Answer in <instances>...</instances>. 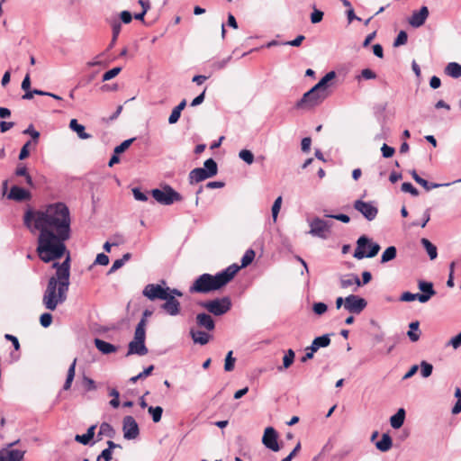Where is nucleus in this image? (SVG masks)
<instances>
[{"mask_svg": "<svg viewBox=\"0 0 461 461\" xmlns=\"http://www.w3.org/2000/svg\"><path fill=\"white\" fill-rule=\"evenodd\" d=\"M15 175L18 176H24L25 177V181H26V184L29 185L30 186H33V181H32V176L28 174L27 172V167L23 165V164H20L16 169H15Z\"/></svg>", "mask_w": 461, "mask_h": 461, "instance_id": "473e14b6", "label": "nucleus"}, {"mask_svg": "<svg viewBox=\"0 0 461 461\" xmlns=\"http://www.w3.org/2000/svg\"><path fill=\"white\" fill-rule=\"evenodd\" d=\"M101 435H104L106 437L113 438L114 436V429H113V427L110 424L104 422L101 424L99 432H98V436H101Z\"/></svg>", "mask_w": 461, "mask_h": 461, "instance_id": "4c0bfd02", "label": "nucleus"}, {"mask_svg": "<svg viewBox=\"0 0 461 461\" xmlns=\"http://www.w3.org/2000/svg\"><path fill=\"white\" fill-rule=\"evenodd\" d=\"M380 250L377 243L371 242L366 236H361L357 241V248L354 252V258L362 259L365 258H374Z\"/></svg>", "mask_w": 461, "mask_h": 461, "instance_id": "423d86ee", "label": "nucleus"}, {"mask_svg": "<svg viewBox=\"0 0 461 461\" xmlns=\"http://www.w3.org/2000/svg\"><path fill=\"white\" fill-rule=\"evenodd\" d=\"M109 263V258L107 255L104 253H99L96 256V258L95 260V264L101 265V266H107Z\"/></svg>", "mask_w": 461, "mask_h": 461, "instance_id": "052dcab7", "label": "nucleus"}, {"mask_svg": "<svg viewBox=\"0 0 461 461\" xmlns=\"http://www.w3.org/2000/svg\"><path fill=\"white\" fill-rule=\"evenodd\" d=\"M327 309L328 307L324 303H315L312 306V310L317 315H322L327 312Z\"/></svg>", "mask_w": 461, "mask_h": 461, "instance_id": "13d9d810", "label": "nucleus"}, {"mask_svg": "<svg viewBox=\"0 0 461 461\" xmlns=\"http://www.w3.org/2000/svg\"><path fill=\"white\" fill-rule=\"evenodd\" d=\"M134 140H135V138L125 140L120 145H118L114 148V150H113L114 153L121 154V153L124 152L131 145V143Z\"/></svg>", "mask_w": 461, "mask_h": 461, "instance_id": "a18cd8bd", "label": "nucleus"}, {"mask_svg": "<svg viewBox=\"0 0 461 461\" xmlns=\"http://www.w3.org/2000/svg\"><path fill=\"white\" fill-rule=\"evenodd\" d=\"M132 194L134 198L137 201L146 202L148 200V195L142 193L139 188L135 187L132 189Z\"/></svg>", "mask_w": 461, "mask_h": 461, "instance_id": "bf43d9fd", "label": "nucleus"}, {"mask_svg": "<svg viewBox=\"0 0 461 461\" xmlns=\"http://www.w3.org/2000/svg\"><path fill=\"white\" fill-rule=\"evenodd\" d=\"M40 322L42 327L48 328L52 322V315L49 312L41 314L40 318Z\"/></svg>", "mask_w": 461, "mask_h": 461, "instance_id": "5fc2aeb1", "label": "nucleus"}, {"mask_svg": "<svg viewBox=\"0 0 461 461\" xmlns=\"http://www.w3.org/2000/svg\"><path fill=\"white\" fill-rule=\"evenodd\" d=\"M447 344L452 346L454 348H458L461 346V332L453 337Z\"/></svg>", "mask_w": 461, "mask_h": 461, "instance_id": "338daca9", "label": "nucleus"}, {"mask_svg": "<svg viewBox=\"0 0 461 461\" xmlns=\"http://www.w3.org/2000/svg\"><path fill=\"white\" fill-rule=\"evenodd\" d=\"M230 59H231V56H229V57H227L225 59H221V60H217V61L212 63V68L215 70L222 69L223 68H225L227 66V64L230 61Z\"/></svg>", "mask_w": 461, "mask_h": 461, "instance_id": "6e6d98bb", "label": "nucleus"}, {"mask_svg": "<svg viewBox=\"0 0 461 461\" xmlns=\"http://www.w3.org/2000/svg\"><path fill=\"white\" fill-rule=\"evenodd\" d=\"M201 306L215 316H221L230 311V299L227 296L201 303Z\"/></svg>", "mask_w": 461, "mask_h": 461, "instance_id": "6e6552de", "label": "nucleus"}, {"mask_svg": "<svg viewBox=\"0 0 461 461\" xmlns=\"http://www.w3.org/2000/svg\"><path fill=\"white\" fill-rule=\"evenodd\" d=\"M418 287L421 291L420 294V303H425L430 300L432 296L436 294V291L431 282L420 280L418 282Z\"/></svg>", "mask_w": 461, "mask_h": 461, "instance_id": "2eb2a0df", "label": "nucleus"}, {"mask_svg": "<svg viewBox=\"0 0 461 461\" xmlns=\"http://www.w3.org/2000/svg\"><path fill=\"white\" fill-rule=\"evenodd\" d=\"M121 70H122V68L120 67H116V68H113L106 71L103 75V81H109V80L113 79L121 72Z\"/></svg>", "mask_w": 461, "mask_h": 461, "instance_id": "de8ad7c7", "label": "nucleus"}, {"mask_svg": "<svg viewBox=\"0 0 461 461\" xmlns=\"http://www.w3.org/2000/svg\"><path fill=\"white\" fill-rule=\"evenodd\" d=\"M326 217L333 218L338 221H340L344 223H348L350 221V218L347 214L339 213V214H325Z\"/></svg>", "mask_w": 461, "mask_h": 461, "instance_id": "680f3d73", "label": "nucleus"}, {"mask_svg": "<svg viewBox=\"0 0 461 461\" xmlns=\"http://www.w3.org/2000/svg\"><path fill=\"white\" fill-rule=\"evenodd\" d=\"M361 76L363 78L368 80V79H375L376 77V74L370 68H365L361 71Z\"/></svg>", "mask_w": 461, "mask_h": 461, "instance_id": "69168bd1", "label": "nucleus"}, {"mask_svg": "<svg viewBox=\"0 0 461 461\" xmlns=\"http://www.w3.org/2000/svg\"><path fill=\"white\" fill-rule=\"evenodd\" d=\"M330 344V339L328 334L317 337L312 342V349L318 350L320 348L328 347Z\"/></svg>", "mask_w": 461, "mask_h": 461, "instance_id": "c756f323", "label": "nucleus"}, {"mask_svg": "<svg viewBox=\"0 0 461 461\" xmlns=\"http://www.w3.org/2000/svg\"><path fill=\"white\" fill-rule=\"evenodd\" d=\"M420 323L419 321H412L409 324V331L407 332V336L411 342H416L420 339V331L419 330Z\"/></svg>", "mask_w": 461, "mask_h": 461, "instance_id": "bb28decb", "label": "nucleus"}, {"mask_svg": "<svg viewBox=\"0 0 461 461\" xmlns=\"http://www.w3.org/2000/svg\"><path fill=\"white\" fill-rule=\"evenodd\" d=\"M354 209L359 212L367 221H373L376 218L378 209L374 202H365L363 200H356L354 202Z\"/></svg>", "mask_w": 461, "mask_h": 461, "instance_id": "9b49d317", "label": "nucleus"}, {"mask_svg": "<svg viewBox=\"0 0 461 461\" xmlns=\"http://www.w3.org/2000/svg\"><path fill=\"white\" fill-rule=\"evenodd\" d=\"M339 284L341 288H348L352 285H355L353 291L356 292L358 287L361 286V281L357 275L350 274L342 276L339 279Z\"/></svg>", "mask_w": 461, "mask_h": 461, "instance_id": "6ab92c4d", "label": "nucleus"}, {"mask_svg": "<svg viewBox=\"0 0 461 461\" xmlns=\"http://www.w3.org/2000/svg\"><path fill=\"white\" fill-rule=\"evenodd\" d=\"M218 173L217 163L212 158H208L203 163V167H196L189 173V183L191 185L194 183L202 182L207 178L216 176Z\"/></svg>", "mask_w": 461, "mask_h": 461, "instance_id": "39448f33", "label": "nucleus"}, {"mask_svg": "<svg viewBox=\"0 0 461 461\" xmlns=\"http://www.w3.org/2000/svg\"><path fill=\"white\" fill-rule=\"evenodd\" d=\"M393 445L391 437L388 434H383L379 441L375 443V447L382 452L388 451Z\"/></svg>", "mask_w": 461, "mask_h": 461, "instance_id": "cd10ccee", "label": "nucleus"}, {"mask_svg": "<svg viewBox=\"0 0 461 461\" xmlns=\"http://www.w3.org/2000/svg\"><path fill=\"white\" fill-rule=\"evenodd\" d=\"M24 224L33 233L39 231L36 252L44 263L65 257L62 263L54 262L56 269L46 286L42 303L46 309L54 311L68 297L70 285V253L66 241L71 237V217L68 207L63 203H55L36 211H27Z\"/></svg>", "mask_w": 461, "mask_h": 461, "instance_id": "f257e3e1", "label": "nucleus"}, {"mask_svg": "<svg viewBox=\"0 0 461 461\" xmlns=\"http://www.w3.org/2000/svg\"><path fill=\"white\" fill-rule=\"evenodd\" d=\"M69 128L77 132V136L82 140H87L91 138V135L85 131V126L79 124L77 119H72L69 122Z\"/></svg>", "mask_w": 461, "mask_h": 461, "instance_id": "b1692460", "label": "nucleus"}, {"mask_svg": "<svg viewBox=\"0 0 461 461\" xmlns=\"http://www.w3.org/2000/svg\"><path fill=\"white\" fill-rule=\"evenodd\" d=\"M146 325L147 321L141 319L134 332V339L129 343V348L127 355H139L144 356L148 353V348L145 346L146 339Z\"/></svg>", "mask_w": 461, "mask_h": 461, "instance_id": "20e7f679", "label": "nucleus"}, {"mask_svg": "<svg viewBox=\"0 0 461 461\" xmlns=\"http://www.w3.org/2000/svg\"><path fill=\"white\" fill-rule=\"evenodd\" d=\"M110 395L113 397V399L110 401V405L113 408H118L119 405H120V401H119L120 393H119V392L116 389L113 388V389H112L110 391Z\"/></svg>", "mask_w": 461, "mask_h": 461, "instance_id": "603ef678", "label": "nucleus"}, {"mask_svg": "<svg viewBox=\"0 0 461 461\" xmlns=\"http://www.w3.org/2000/svg\"><path fill=\"white\" fill-rule=\"evenodd\" d=\"M235 358L232 357V351H229L224 364V370L227 372L232 371L234 368Z\"/></svg>", "mask_w": 461, "mask_h": 461, "instance_id": "49530a36", "label": "nucleus"}, {"mask_svg": "<svg viewBox=\"0 0 461 461\" xmlns=\"http://www.w3.org/2000/svg\"><path fill=\"white\" fill-rule=\"evenodd\" d=\"M122 431L125 439L131 440L138 438L140 429L138 423L132 416H126L123 418Z\"/></svg>", "mask_w": 461, "mask_h": 461, "instance_id": "ddd939ff", "label": "nucleus"}, {"mask_svg": "<svg viewBox=\"0 0 461 461\" xmlns=\"http://www.w3.org/2000/svg\"><path fill=\"white\" fill-rule=\"evenodd\" d=\"M381 152L384 158H389L393 156L395 149L393 147L388 146L387 144L384 143L381 147Z\"/></svg>", "mask_w": 461, "mask_h": 461, "instance_id": "864d4df0", "label": "nucleus"}, {"mask_svg": "<svg viewBox=\"0 0 461 461\" xmlns=\"http://www.w3.org/2000/svg\"><path fill=\"white\" fill-rule=\"evenodd\" d=\"M396 253H397V250H396L395 247H393V246L388 247L382 254L381 262L386 263L388 261L394 259L396 257Z\"/></svg>", "mask_w": 461, "mask_h": 461, "instance_id": "f704fd0d", "label": "nucleus"}, {"mask_svg": "<svg viewBox=\"0 0 461 461\" xmlns=\"http://www.w3.org/2000/svg\"><path fill=\"white\" fill-rule=\"evenodd\" d=\"M433 370V366L431 364L427 361H421L420 363V374L421 376L427 378L431 375Z\"/></svg>", "mask_w": 461, "mask_h": 461, "instance_id": "58836bf2", "label": "nucleus"}, {"mask_svg": "<svg viewBox=\"0 0 461 461\" xmlns=\"http://www.w3.org/2000/svg\"><path fill=\"white\" fill-rule=\"evenodd\" d=\"M429 16V9L427 6H422L419 11L412 13L408 22L413 28L422 26Z\"/></svg>", "mask_w": 461, "mask_h": 461, "instance_id": "dca6fc26", "label": "nucleus"}, {"mask_svg": "<svg viewBox=\"0 0 461 461\" xmlns=\"http://www.w3.org/2000/svg\"><path fill=\"white\" fill-rule=\"evenodd\" d=\"M95 428L96 426L95 425H92L88 428L86 434H83V435H77L75 437V439L76 441L83 444V445H87L90 440L94 438L95 436Z\"/></svg>", "mask_w": 461, "mask_h": 461, "instance_id": "c85d7f7f", "label": "nucleus"}, {"mask_svg": "<svg viewBox=\"0 0 461 461\" xmlns=\"http://www.w3.org/2000/svg\"><path fill=\"white\" fill-rule=\"evenodd\" d=\"M419 295H420V294H412V293H410V292H404L401 295V301H402V302H412L414 300H418L420 302Z\"/></svg>", "mask_w": 461, "mask_h": 461, "instance_id": "4d7b16f0", "label": "nucleus"}, {"mask_svg": "<svg viewBox=\"0 0 461 461\" xmlns=\"http://www.w3.org/2000/svg\"><path fill=\"white\" fill-rule=\"evenodd\" d=\"M420 242L426 249L429 258L431 260L435 259L438 257L437 247L426 238H422Z\"/></svg>", "mask_w": 461, "mask_h": 461, "instance_id": "7c9ffc66", "label": "nucleus"}, {"mask_svg": "<svg viewBox=\"0 0 461 461\" xmlns=\"http://www.w3.org/2000/svg\"><path fill=\"white\" fill-rule=\"evenodd\" d=\"M255 258V252L252 249H248L241 258V267H245L249 266Z\"/></svg>", "mask_w": 461, "mask_h": 461, "instance_id": "c03bdc74", "label": "nucleus"}, {"mask_svg": "<svg viewBox=\"0 0 461 461\" xmlns=\"http://www.w3.org/2000/svg\"><path fill=\"white\" fill-rule=\"evenodd\" d=\"M405 420V411L400 408L395 414L390 418V424L393 429H400Z\"/></svg>", "mask_w": 461, "mask_h": 461, "instance_id": "393cba45", "label": "nucleus"}, {"mask_svg": "<svg viewBox=\"0 0 461 461\" xmlns=\"http://www.w3.org/2000/svg\"><path fill=\"white\" fill-rule=\"evenodd\" d=\"M196 323L200 328H203L208 331H212L215 328V322L211 315L207 313H198L196 315Z\"/></svg>", "mask_w": 461, "mask_h": 461, "instance_id": "aec40b11", "label": "nucleus"}, {"mask_svg": "<svg viewBox=\"0 0 461 461\" xmlns=\"http://www.w3.org/2000/svg\"><path fill=\"white\" fill-rule=\"evenodd\" d=\"M282 202H283L282 196H278L275 200V202H274V203L272 205L271 214H272L273 223H276V221H277V217H278V213H279L280 209H281Z\"/></svg>", "mask_w": 461, "mask_h": 461, "instance_id": "c9c22d12", "label": "nucleus"}, {"mask_svg": "<svg viewBox=\"0 0 461 461\" xmlns=\"http://www.w3.org/2000/svg\"><path fill=\"white\" fill-rule=\"evenodd\" d=\"M121 29H122V24L120 22L114 21L112 23L113 39H112V42L110 44V48H112L113 46V44L115 43V41L120 34Z\"/></svg>", "mask_w": 461, "mask_h": 461, "instance_id": "a19ab883", "label": "nucleus"}, {"mask_svg": "<svg viewBox=\"0 0 461 461\" xmlns=\"http://www.w3.org/2000/svg\"><path fill=\"white\" fill-rule=\"evenodd\" d=\"M76 364H77V359L75 358L68 370L67 379L63 385V389L66 391L70 389L72 382L74 380L75 373H76Z\"/></svg>", "mask_w": 461, "mask_h": 461, "instance_id": "2f4dec72", "label": "nucleus"}, {"mask_svg": "<svg viewBox=\"0 0 461 461\" xmlns=\"http://www.w3.org/2000/svg\"><path fill=\"white\" fill-rule=\"evenodd\" d=\"M277 438L278 435L276 429L272 427H267L264 431V435L262 437V443L267 448L274 452H277L280 450Z\"/></svg>", "mask_w": 461, "mask_h": 461, "instance_id": "4468645a", "label": "nucleus"}, {"mask_svg": "<svg viewBox=\"0 0 461 461\" xmlns=\"http://www.w3.org/2000/svg\"><path fill=\"white\" fill-rule=\"evenodd\" d=\"M148 411L152 416V420L154 422H158L161 420L163 409L160 406H149L148 408Z\"/></svg>", "mask_w": 461, "mask_h": 461, "instance_id": "e433bc0d", "label": "nucleus"}, {"mask_svg": "<svg viewBox=\"0 0 461 461\" xmlns=\"http://www.w3.org/2000/svg\"><path fill=\"white\" fill-rule=\"evenodd\" d=\"M304 39H305V37L303 35H298L294 40L284 42L283 44L293 46V47H299Z\"/></svg>", "mask_w": 461, "mask_h": 461, "instance_id": "e2e57ef3", "label": "nucleus"}, {"mask_svg": "<svg viewBox=\"0 0 461 461\" xmlns=\"http://www.w3.org/2000/svg\"><path fill=\"white\" fill-rule=\"evenodd\" d=\"M402 191L405 193H410L413 196L419 195V191L415 188L411 183L404 182L402 184Z\"/></svg>", "mask_w": 461, "mask_h": 461, "instance_id": "09e8293b", "label": "nucleus"}, {"mask_svg": "<svg viewBox=\"0 0 461 461\" xmlns=\"http://www.w3.org/2000/svg\"><path fill=\"white\" fill-rule=\"evenodd\" d=\"M181 113L177 112L175 108L172 110L171 114L168 117V123L175 124L180 118Z\"/></svg>", "mask_w": 461, "mask_h": 461, "instance_id": "774afa93", "label": "nucleus"}, {"mask_svg": "<svg viewBox=\"0 0 461 461\" xmlns=\"http://www.w3.org/2000/svg\"><path fill=\"white\" fill-rule=\"evenodd\" d=\"M239 157L249 165H251L254 161V155L249 149H241L239 153Z\"/></svg>", "mask_w": 461, "mask_h": 461, "instance_id": "79ce46f5", "label": "nucleus"}, {"mask_svg": "<svg viewBox=\"0 0 461 461\" xmlns=\"http://www.w3.org/2000/svg\"><path fill=\"white\" fill-rule=\"evenodd\" d=\"M8 198L18 202L26 201L31 198V193L23 187L14 185L10 189Z\"/></svg>", "mask_w": 461, "mask_h": 461, "instance_id": "a211bd4d", "label": "nucleus"}, {"mask_svg": "<svg viewBox=\"0 0 461 461\" xmlns=\"http://www.w3.org/2000/svg\"><path fill=\"white\" fill-rule=\"evenodd\" d=\"M336 73L328 72L313 87L303 94V97L296 103V108L312 109L320 105L330 95L328 83L334 79Z\"/></svg>", "mask_w": 461, "mask_h": 461, "instance_id": "7ed1b4c3", "label": "nucleus"}, {"mask_svg": "<svg viewBox=\"0 0 461 461\" xmlns=\"http://www.w3.org/2000/svg\"><path fill=\"white\" fill-rule=\"evenodd\" d=\"M323 19V12L313 7V11L311 14V22L312 23H318L321 22Z\"/></svg>", "mask_w": 461, "mask_h": 461, "instance_id": "3c124183", "label": "nucleus"}, {"mask_svg": "<svg viewBox=\"0 0 461 461\" xmlns=\"http://www.w3.org/2000/svg\"><path fill=\"white\" fill-rule=\"evenodd\" d=\"M25 451L11 449L0 452V461H23Z\"/></svg>", "mask_w": 461, "mask_h": 461, "instance_id": "412c9836", "label": "nucleus"}, {"mask_svg": "<svg viewBox=\"0 0 461 461\" xmlns=\"http://www.w3.org/2000/svg\"><path fill=\"white\" fill-rule=\"evenodd\" d=\"M154 369V366H149L148 367H146L142 372H140L139 375H135V376H132L131 379H130V382L134 384L136 383L138 380L140 379H142V378H145L147 376H149L151 372L153 371Z\"/></svg>", "mask_w": 461, "mask_h": 461, "instance_id": "ea45409f", "label": "nucleus"}, {"mask_svg": "<svg viewBox=\"0 0 461 461\" xmlns=\"http://www.w3.org/2000/svg\"><path fill=\"white\" fill-rule=\"evenodd\" d=\"M364 298L350 294L345 298L344 308L351 313L358 314L366 307Z\"/></svg>", "mask_w": 461, "mask_h": 461, "instance_id": "f8f14e48", "label": "nucleus"}, {"mask_svg": "<svg viewBox=\"0 0 461 461\" xmlns=\"http://www.w3.org/2000/svg\"><path fill=\"white\" fill-rule=\"evenodd\" d=\"M168 290L169 287L159 284H149L144 287L142 294L151 301L156 299L164 300L168 295Z\"/></svg>", "mask_w": 461, "mask_h": 461, "instance_id": "9d476101", "label": "nucleus"}, {"mask_svg": "<svg viewBox=\"0 0 461 461\" xmlns=\"http://www.w3.org/2000/svg\"><path fill=\"white\" fill-rule=\"evenodd\" d=\"M83 383H84V384L86 386V389L87 391H94V390L96 389L95 381L93 379L89 378V377L85 376L83 378Z\"/></svg>", "mask_w": 461, "mask_h": 461, "instance_id": "0e129e2a", "label": "nucleus"}, {"mask_svg": "<svg viewBox=\"0 0 461 461\" xmlns=\"http://www.w3.org/2000/svg\"><path fill=\"white\" fill-rule=\"evenodd\" d=\"M407 40H408L407 33L404 31H401L398 33L396 39L394 40L393 46L399 47V46L404 45L407 42Z\"/></svg>", "mask_w": 461, "mask_h": 461, "instance_id": "8fccbe9b", "label": "nucleus"}, {"mask_svg": "<svg viewBox=\"0 0 461 461\" xmlns=\"http://www.w3.org/2000/svg\"><path fill=\"white\" fill-rule=\"evenodd\" d=\"M294 356L295 354L294 350L288 349L283 357V366H279L278 370L282 371L283 369L290 367V366L294 363Z\"/></svg>", "mask_w": 461, "mask_h": 461, "instance_id": "72a5a7b5", "label": "nucleus"}, {"mask_svg": "<svg viewBox=\"0 0 461 461\" xmlns=\"http://www.w3.org/2000/svg\"><path fill=\"white\" fill-rule=\"evenodd\" d=\"M164 300L166 302L161 305V308L170 316L178 315L180 312V303L169 294L167 299Z\"/></svg>", "mask_w": 461, "mask_h": 461, "instance_id": "f3484780", "label": "nucleus"}, {"mask_svg": "<svg viewBox=\"0 0 461 461\" xmlns=\"http://www.w3.org/2000/svg\"><path fill=\"white\" fill-rule=\"evenodd\" d=\"M445 72L453 78H459L461 77V65L456 62H450L447 65Z\"/></svg>", "mask_w": 461, "mask_h": 461, "instance_id": "a878e982", "label": "nucleus"}, {"mask_svg": "<svg viewBox=\"0 0 461 461\" xmlns=\"http://www.w3.org/2000/svg\"><path fill=\"white\" fill-rule=\"evenodd\" d=\"M310 226L309 234L313 237H318L322 240H326L330 232V228L332 223L321 219L319 217H314L311 221H308Z\"/></svg>", "mask_w": 461, "mask_h": 461, "instance_id": "1a4fd4ad", "label": "nucleus"}, {"mask_svg": "<svg viewBox=\"0 0 461 461\" xmlns=\"http://www.w3.org/2000/svg\"><path fill=\"white\" fill-rule=\"evenodd\" d=\"M95 345L100 352L105 355L114 353L117 351V348L114 345L106 342L101 339H95Z\"/></svg>", "mask_w": 461, "mask_h": 461, "instance_id": "5701e85b", "label": "nucleus"}, {"mask_svg": "<svg viewBox=\"0 0 461 461\" xmlns=\"http://www.w3.org/2000/svg\"><path fill=\"white\" fill-rule=\"evenodd\" d=\"M240 270L236 264L229 266L215 276L203 274L199 276L189 288L190 293L208 294L226 285Z\"/></svg>", "mask_w": 461, "mask_h": 461, "instance_id": "f03ea898", "label": "nucleus"}, {"mask_svg": "<svg viewBox=\"0 0 461 461\" xmlns=\"http://www.w3.org/2000/svg\"><path fill=\"white\" fill-rule=\"evenodd\" d=\"M190 335L192 337L193 341L195 344L199 345H205L212 339V335L209 334L208 332L203 330H195L194 329L190 330Z\"/></svg>", "mask_w": 461, "mask_h": 461, "instance_id": "4be33fe9", "label": "nucleus"}, {"mask_svg": "<svg viewBox=\"0 0 461 461\" xmlns=\"http://www.w3.org/2000/svg\"><path fill=\"white\" fill-rule=\"evenodd\" d=\"M153 198L160 204L170 205L175 202L182 201V195L174 190L170 185H164L161 189H153L151 191Z\"/></svg>", "mask_w": 461, "mask_h": 461, "instance_id": "0eeeda50", "label": "nucleus"}, {"mask_svg": "<svg viewBox=\"0 0 461 461\" xmlns=\"http://www.w3.org/2000/svg\"><path fill=\"white\" fill-rule=\"evenodd\" d=\"M419 185L423 186L427 191H429L430 189H433V188H438L441 186H448L451 185V183H445V184L429 183L427 180L422 178L420 181Z\"/></svg>", "mask_w": 461, "mask_h": 461, "instance_id": "37998d69", "label": "nucleus"}]
</instances>
